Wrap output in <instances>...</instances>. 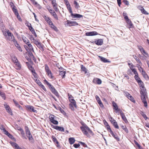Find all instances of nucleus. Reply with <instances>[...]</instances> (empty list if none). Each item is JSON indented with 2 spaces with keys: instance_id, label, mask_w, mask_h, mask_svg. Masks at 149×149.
<instances>
[{
  "instance_id": "1",
  "label": "nucleus",
  "mask_w": 149,
  "mask_h": 149,
  "mask_svg": "<svg viewBox=\"0 0 149 149\" xmlns=\"http://www.w3.org/2000/svg\"><path fill=\"white\" fill-rule=\"evenodd\" d=\"M80 128L83 134L87 136H89L90 134L92 133V131L86 124L82 125V126Z\"/></svg>"
},
{
  "instance_id": "2",
  "label": "nucleus",
  "mask_w": 149,
  "mask_h": 149,
  "mask_svg": "<svg viewBox=\"0 0 149 149\" xmlns=\"http://www.w3.org/2000/svg\"><path fill=\"white\" fill-rule=\"evenodd\" d=\"M5 35V37L6 40L13 41V42L14 40H15V37L13 34H12L8 30H7L4 32V34Z\"/></svg>"
},
{
  "instance_id": "3",
  "label": "nucleus",
  "mask_w": 149,
  "mask_h": 149,
  "mask_svg": "<svg viewBox=\"0 0 149 149\" xmlns=\"http://www.w3.org/2000/svg\"><path fill=\"white\" fill-rule=\"evenodd\" d=\"M49 118L50 121L53 124L57 125L58 124V122L56 120V117L54 115L49 113Z\"/></svg>"
},
{
  "instance_id": "4",
  "label": "nucleus",
  "mask_w": 149,
  "mask_h": 149,
  "mask_svg": "<svg viewBox=\"0 0 149 149\" xmlns=\"http://www.w3.org/2000/svg\"><path fill=\"white\" fill-rule=\"evenodd\" d=\"M45 70L46 72L47 76L49 78L51 79H53L54 78V77L52 73L50 70L47 64H45Z\"/></svg>"
},
{
  "instance_id": "5",
  "label": "nucleus",
  "mask_w": 149,
  "mask_h": 149,
  "mask_svg": "<svg viewBox=\"0 0 149 149\" xmlns=\"http://www.w3.org/2000/svg\"><path fill=\"white\" fill-rule=\"evenodd\" d=\"M25 129L26 135L28 138L29 140L30 141L32 142L33 141V139L28 127L26 126L25 127Z\"/></svg>"
},
{
  "instance_id": "6",
  "label": "nucleus",
  "mask_w": 149,
  "mask_h": 149,
  "mask_svg": "<svg viewBox=\"0 0 149 149\" xmlns=\"http://www.w3.org/2000/svg\"><path fill=\"white\" fill-rule=\"evenodd\" d=\"M27 45H24V47L27 52H34V49L32 45L30 42L26 44Z\"/></svg>"
},
{
  "instance_id": "7",
  "label": "nucleus",
  "mask_w": 149,
  "mask_h": 149,
  "mask_svg": "<svg viewBox=\"0 0 149 149\" xmlns=\"http://www.w3.org/2000/svg\"><path fill=\"white\" fill-rule=\"evenodd\" d=\"M52 139L53 141L56 145V146L58 148H60L61 147L59 143L57 141L56 137L54 136L53 135L52 136Z\"/></svg>"
},
{
  "instance_id": "8",
  "label": "nucleus",
  "mask_w": 149,
  "mask_h": 149,
  "mask_svg": "<svg viewBox=\"0 0 149 149\" xmlns=\"http://www.w3.org/2000/svg\"><path fill=\"white\" fill-rule=\"evenodd\" d=\"M141 98L143 102L144 103V106L146 107H147V103L145 98V94L141 93Z\"/></svg>"
},
{
  "instance_id": "9",
  "label": "nucleus",
  "mask_w": 149,
  "mask_h": 149,
  "mask_svg": "<svg viewBox=\"0 0 149 149\" xmlns=\"http://www.w3.org/2000/svg\"><path fill=\"white\" fill-rule=\"evenodd\" d=\"M52 127L56 129V130L61 132H64V129L63 127H60L57 126H54L53 125H51Z\"/></svg>"
},
{
  "instance_id": "10",
  "label": "nucleus",
  "mask_w": 149,
  "mask_h": 149,
  "mask_svg": "<svg viewBox=\"0 0 149 149\" xmlns=\"http://www.w3.org/2000/svg\"><path fill=\"white\" fill-rule=\"evenodd\" d=\"M67 23L68 24L69 26H74L78 25L77 22L75 21H72L70 20H67Z\"/></svg>"
},
{
  "instance_id": "11",
  "label": "nucleus",
  "mask_w": 149,
  "mask_h": 149,
  "mask_svg": "<svg viewBox=\"0 0 149 149\" xmlns=\"http://www.w3.org/2000/svg\"><path fill=\"white\" fill-rule=\"evenodd\" d=\"M95 98L100 107L102 108H104V106L98 96L96 95L95 96Z\"/></svg>"
},
{
  "instance_id": "12",
  "label": "nucleus",
  "mask_w": 149,
  "mask_h": 149,
  "mask_svg": "<svg viewBox=\"0 0 149 149\" xmlns=\"http://www.w3.org/2000/svg\"><path fill=\"white\" fill-rule=\"evenodd\" d=\"M5 108L7 111L10 115H13V113L11 109L8 105L7 104H4Z\"/></svg>"
},
{
  "instance_id": "13",
  "label": "nucleus",
  "mask_w": 149,
  "mask_h": 149,
  "mask_svg": "<svg viewBox=\"0 0 149 149\" xmlns=\"http://www.w3.org/2000/svg\"><path fill=\"white\" fill-rule=\"evenodd\" d=\"M26 109L28 111H33L34 112H36L37 111L34 109V107L33 106L30 105H27L26 106Z\"/></svg>"
},
{
  "instance_id": "14",
  "label": "nucleus",
  "mask_w": 149,
  "mask_h": 149,
  "mask_svg": "<svg viewBox=\"0 0 149 149\" xmlns=\"http://www.w3.org/2000/svg\"><path fill=\"white\" fill-rule=\"evenodd\" d=\"M111 135L117 140V141H120V138L118 136L117 134L116 133H114L112 131L110 132Z\"/></svg>"
},
{
  "instance_id": "15",
  "label": "nucleus",
  "mask_w": 149,
  "mask_h": 149,
  "mask_svg": "<svg viewBox=\"0 0 149 149\" xmlns=\"http://www.w3.org/2000/svg\"><path fill=\"white\" fill-rule=\"evenodd\" d=\"M134 77L136 80L137 81L139 84V85L143 83V82L141 80L140 78L139 77V74L135 75Z\"/></svg>"
},
{
  "instance_id": "16",
  "label": "nucleus",
  "mask_w": 149,
  "mask_h": 149,
  "mask_svg": "<svg viewBox=\"0 0 149 149\" xmlns=\"http://www.w3.org/2000/svg\"><path fill=\"white\" fill-rule=\"evenodd\" d=\"M14 67L17 70H20L21 69L22 66L20 63L18 61L14 63Z\"/></svg>"
},
{
  "instance_id": "17",
  "label": "nucleus",
  "mask_w": 149,
  "mask_h": 149,
  "mask_svg": "<svg viewBox=\"0 0 149 149\" xmlns=\"http://www.w3.org/2000/svg\"><path fill=\"white\" fill-rule=\"evenodd\" d=\"M139 85L140 87V88L141 90V91L140 92L141 94H145L146 89L144 86L143 83L142 84H139Z\"/></svg>"
},
{
  "instance_id": "18",
  "label": "nucleus",
  "mask_w": 149,
  "mask_h": 149,
  "mask_svg": "<svg viewBox=\"0 0 149 149\" xmlns=\"http://www.w3.org/2000/svg\"><path fill=\"white\" fill-rule=\"evenodd\" d=\"M29 53H28V55L30 57V58H27V60L29 61H30L31 60V58H32L33 60L36 61V59L35 58L34 56L32 53L31 52V51L29 52Z\"/></svg>"
},
{
  "instance_id": "19",
  "label": "nucleus",
  "mask_w": 149,
  "mask_h": 149,
  "mask_svg": "<svg viewBox=\"0 0 149 149\" xmlns=\"http://www.w3.org/2000/svg\"><path fill=\"white\" fill-rule=\"evenodd\" d=\"M43 17L48 24H50L51 23H52V22L49 17H48L45 15L43 16Z\"/></svg>"
},
{
  "instance_id": "20",
  "label": "nucleus",
  "mask_w": 149,
  "mask_h": 149,
  "mask_svg": "<svg viewBox=\"0 0 149 149\" xmlns=\"http://www.w3.org/2000/svg\"><path fill=\"white\" fill-rule=\"evenodd\" d=\"M120 115L122 119L125 123H128V122L123 112H121V114H120Z\"/></svg>"
},
{
  "instance_id": "21",
  "label": "nucleus",
  "mask_w": 149,
  "mask_h": 149,
  "mask_svg": "<svg viewBox=\"0 0 149 149\" xmlns=\"http://www.w3.org/2000/svg\"><path fill=\"white\" fill-rule=\"evenodd\" d=\"M15 46L17 47L18 49L20 51H22V49L19 44L17 43L16 40H14L13 42Z\"/></svg>"
},
{
  "instance_id": "22",
  "label": "nucleus",
  "mask_w": 149,
  "mask_h": 149,
  "mask_svg": "<svg viewBox=\"0 0 149 149\" xmlns=\"http://www.w3.org/2000/svg\"><path fill=\"white\" fill-rule=\"evenodd\" d=\"M102 81L101 79L98 78H95L94 79V83L95 84L100 85L102 84Z\"/></svg>"
},
{
  "instance_id": "23",
  "label": "nucleus",
  "mask_w": 149,
  "mask_h": 149,
  "mask_svg": "<svg viewBox=\"0 0 149 149\" xmlns=\"http://www.w3.org/2000/svg\"><path fill=\"white\" fill-rule=\"evenodd\" d=\"M12 146L15 149H22L15 143L12 142L11 143Z\"/></svg>"
},
{
  "instance_id": "24",
  "label": "nucleus",
  "mask_w": 149,
  "mask_h": 149,
  "mask_svg": "<svg viewBox=\"0 0 149 149\" xmlns=\"http://www.w3.org/2000/svg\"><path fill=\"white\" fill-rule=\"evenodd\" d=\"M50 90L56 97H59V95L58 93L54 87L52 88V89H50Z\"/></svg>"
},
{
  "instance_id": "25",
  "label": "nucleus",
  "mask_w": 149,
  "mask_h": 149,
  "mask_svg": "<svg viewBox=\"0 0 149 149\" xmlns=\"http://www.w3.org/2000/svg\"><path fill=\"white\" fill-rule=\"evenodd\" d=\"M72 16L74 17H76L77 18H80L83 17V16L79 14L76 13H72L71 14Z\"/></svg>"
},
{
  "instance_id": "26",
  "label": "nucleus",
  "mask_w": 149,
  "mask_h": 149,
  "mask_svg": "<svg viewBox=\"0 0 149 149\" xmlns=\"http://www.w3.org/2000/svg\"><path fill=\"white\" fill-rule=\"evenodd\" d=\"M44 83L45 84H46L48 86L50 90L52 89V88H54L53 86L45 79L44 80Z\"/></svg>"
},
{
  "instance_id": "27",
  "label": "nucleus",
  "mask_w": 149,
  "mask_h": 149,
  "mask_svg": "<svg viewBox=\"0 0 149 149\" xmlns=\"http://www.w3.org/2000/svg\"><path fill=\"white\" fill-rule=\"evenodd\" d=\"M126 22L128 25V28L129 29H130L133 27V24H132V22L130 19L126 21Z\"/></svg>"
},
{
  "instance_id": "28",
  "label": "nucleus",
  "mask_w": 149,
  "mask_h": 149,
  "mask_svg": "<svg viewBox=\"0 0 149 149\" xmlns=\"http://www.w3.org/2000/svg\"><path fill=\"white\" fill-rule=\"evenodd\" d=\"M50 27L52 29L56 31H58V29L57 27L52 22V23L50 24H49Z\"/></svg>"
},
{
  "instance_id": "29",
  "label": "nucleus",
  "mask_w": 149,
  "mask_h": 149,
  "mask_svg": "<svg viewBox=\"0 0 149 149\" xmlns=\"http://www.w3.org/2000/svg\"><path fill=\"white\" fill-rule=\"evenodd\" d=\"M80 66L81 71L85 74L87 72L88 70L86 67L82 65H81Z\"/></svg>"
},
{
  "instance_id": "30",
  "label": "nucleus",
  "mask_w": 149,
  "mask_h": 149,
  "mask_svg": "<svg viewBox=\"0 0 149 149\" xmlns=\"http://www.w3.org/2000/svg\"><path fill=\"white\" fill-rule=\"evenodd\" d=\"M140 9L142 13L146 15H148L149 14V13L145 10L143 7L142 6H141Z\"/></svg>"
},
{
  "instance_id": "31",
  "label": "nucleus",
  "mask_w": 149,
  "mask_h": 149,
  "mask_svg": "<svg viewBox=\"0 0 149 149\" xmlns=\"http://www.w3.org/2000/svg\"><path fill=\"white\" fill-rule=\"evenodd\" d=\"M96 44L97 45H101L103 43V40L102 39H99L95 41Z\"/></svg>"
},
{
  "instance_id": "32",
  "label": "nucleus",
  "mask_w": 149,
  "mask_h": 149,
  "mask_svg": "<svg viewBox=\"0 0 149 149\" xmlns=\"http://www.w3.org/2000/svg\"><path fill=\"white\" fill-rule=\"evenodd\" d=\"M59 75L61 76L62 78H64L66 74V71L63 70V71H59Z\"/></svg>"
},
{
  "instance_id": "33",
  "label": "nucleus",
  "mask_w": 149,
  "mask_h": 149,
  "mask_svg": "<svg viewBox=\"0 0 149 149\" xmlns=\"http://www.w3.org/2000/svg\"><path fill=\"white\" fill-rule=\"evenodd\" d=\"M42 51H44V46L42 44V43H41V42L39 43L37 46Z\"/></svg>"
},
{
  "instance_id": "34",
  "label": "nucleus",
  "mask_w": 149,
  "mask_h": 149,
  "mask_svg": "<svg viewBox=\"0 0 149 149\" xmlns=\"http://www.w3.org/2000/svg\"><path fill=\"white\" fill-rule=\"evenodd\" d=\"M134 58L135 59L137 62L140 64L142 65V63L139 58L136 56H133Z\"/></svg>"
},
{
  "instance_id": "35",
  "label": "nucleus",
  "mask_w": 149,
  "mask_h": 149,
  "mask_svg": "<svg viewBox=\"0 0 149 149\" xmlns=\"http://www.w3.org/2000/svg\"><path fill=\"white\" fill-rule=\"evenodd\" d=\"M22 38L23 41L26 44L28 43L29 42H30L28 39L25 36H23Z\"/></svg>"
},
{
  "instance_id": "36",
  "label": "nucleus",
  "mask_w": 149,
  "mask_h": 149,
  "mask_svg": "<svg viewBox=\"0 0 149 149\" xmlns=\"http://www.w3.org/2000/svg\"><path fill=\"white\" fill-rule=\"evenodd\" d=\"M112 104L113 109L115 110L116 109L118 108V107L117 104L114 101L112 102Z\"/></svg>"
},
{
  "instance_id": "37",
  "label": "nucleus",
  "mask_w": 149,
  "mask_h": 149,
  "mask_svg": "<svg viewBox=\"0 0 149 149\" xmlns=\"http://www.w3.org/2000/svg\"><path fill=\"white\" fill-rule=\"evenodd\" d=\"M20 131L21 134L22 135V137L23 139H27V138H26V136H25V133H24V131L23 130V129L22 130H21Z\"/></svg>"
},
{
  "instance_id": "38",
  "label": "nucleus",
  "mask_w": 149,
  "mask_h": 149,
  "mask_svg": "<svg viewBox=\"0 0 149 149\" xmlns=\"http://www.w3.org/2000/svg\"><path fill=\"white\" fill-rule=\"evenodd\" d=\"M51 15L54 17V18L56 20H58V18L57 15L55 11L52 13V14Z\"/></svg>"
},
{
  "instance_id": "39",
  "label": "nucleus",
  "mask_w": 149,
  "mask_h": 149,
  "mask_svg": "<svg viewBox=\"0 0 149 149\" xmlns=\"http://www.w3.org/2000/svg\"><path fill=\"white\" fill-rule=\"evenodd\" d=\"M12 10L15 14L17 16H18L19 15V13L18 12L17 10L15 8L13 7L12 8Z\"/></svg>"
},
{
  "instance_id": "40",
  "label": "nucleus",
  "mask_w": 149,
  "mask_h": 149,
  "mask_svg": "<svg viewBox=\"0 0 149 149\" xmlns=\"http://www.w3.org/2000/svg\"><path fill=\"white\" fill-rule=\"evenodd\" d=\"M0 95L3 99L4 100H6V94L4 92H1L0 91Z\"/></svg>"
},
{
  "instance_id": "41",
  "label": "nucleus",
  "mask_w": 149,
  "mask_h": 149,
  "mask_svg": "<svg viewBox=\"0 0 149 149\" xmlns=\"http://www.w3.org/2000/svg\"><path fill=\"white\" fill-rule=\"evenodd\" d=\"M69 143L70 144H73L75 140L74 138H70L69 139Z\"/></svg>"
},
{
  "instance_id": "42",
  "label": "nucleus",
  "mask_w": 149,
  "mask_h": 149,
  "mask_svg": "<svg viewBox=\"0 0 149 149\" xmlns=\"http://www.w3.org/2000/svg\"><path fill=\"white\" fill-rule=\"evenodd\" d=\"M141 52L142 54L146 57L148 56V54L143 49L142 50Z\"/></svg>"
},
{
  "instance_id": "43",
  "label": "nucleus",
  "mask_w": 149,
  "mask_h": 149,
  "mask_svg": "<svg viewBox=\"0 0 149 149\" xmlns=\"http://www.w3.org/2000/svg\"><path fill=\"white\" fill-rule=\"evenodd\" d=\"M99 57L100 58V60L104 63H107L108 62V61L107 59H106L104 58L101 57L100 56H99Z\"/></svg>"
},
{
  "instance_id": "44",
  "label": "nucleus",
  "mask_w": 149,
  "mask_h": 149,
  "mask_svg": "<svg viewBox=\"0 0 149 149\" xmlns=\"http://www.w3.org/2000/svg\"><path fill=\"white\" fill-rule=\"evenodd\" d=\"M12 62L15 63L18 61L17 58L15 56H13L12 58Z\"/></svg>"
},
{
  "instance_id": "45",
  "label": "nucleus",
  "mask_w": 149,
  "mask_h": 149,
  "mask_svg": "<svg viewBox=\"0 0 149 149\" xmlns=\"http://www.w3.org/2000/svg\"><path fill=\"white\" fill-rule=\"evenodd\" d=\"M121 127L122 128L125 132L127 133L128 132V130L127 128L126 127L125 125H121Z\"/></svg>"
},
{
  "instance_id": "46",
  "label": "nucleus",
  "mask_w": 149,
  "mask_h": 149,
  "mask_svg": "<svg viewBox=\"0 0 149 149\" xmlns=\"http://www.w3.org/2000/svg\"><path fill=\"white\" fill-rule=\"evenodd\" d=\"M66 6L69 12L71 14L72 13V8L70 5H68L67 6Z\"/></svg>"
},
{
  "instance_id": "47",
  "label": "nucleus",
  "mask_w": 149,
  "mask_h": 149,
  "mask_svg": "<svg viewBox=\"0 0 149 149\" xmlns=\"http://www.w3.org/2000/svg\"><path fill=\"white\" fill-rule=\"evenodd\" d=\"M74 5L75 7L76 8H78L79 7V4L77 2V1H74Z\"/></svg>"
},
{
  "instance_id": "48",
  "label": "nucleus",
  "mask_w": 149,
  "mask_h": 149,
  "mask_svg": "<svg viewBox=\"0 0 149 149\" xmlns=\"http://www.w3.org/2000/svg\"><path fill=\"white\" fill-rule=\"evenodd\" d=\"M14 103L15 104V105L18 107V108H19V109L22 108V107L21 106H20L18 103V102H16L14 100H13Z\"/></svg>"
},
{
  "instance_id": "49",
  "label": "nucleus",
  "mask_w": 149,
  "mask_h": 149,
  "mask_svg": "<svg viewBox=\"0 0 149 149\" xmlns=\"http://www.w3.org/2000/svg\"><path fill=\"white\" fill-rule=\"evenodd\" d=\"M128 65L130 70H133V69H135V68H134V65L133 64H132V63H128Z\"/></svg>"
},
{
  "instance_id": "50",
  "label": "nucleus",
  "mask_w": 149,
  "mask_h": 149,
  "mask_svg": "<svg viewBox=\"0 0 149 149\" xmlns=\"http://www.w3.org/2000/svg\"><path fill=\"white\" fill-rule=\"evenodd\" d=\"M68 96H69V99L70 102L74 100L73 99V97L71 95H70L69 93H68Z\"/></svg>"
},
{
  "instance_id": "51",
  "label": "nucleus",
  "mask_w": 149,
  "mask_h": 149,
  "mask_svg": "<svg viewBox=\"0 0 149 149\" xmlns=\"http://www.w3.org/2000/svg\"><path fill=\"white\" fill-rule=\"evenodd\" d=\"M105 127L108 132H110L111 131H112L109 124L107 126H106Z\"/></svg>"
},
{
  "instance_id": "52",
  "label": "nucleus",
  "mask_w": 149,
  "mask_h": 149,
  "mask_svg": "<svg viewBox=\"0 0 149 149\" xmlns=\"http://www.w3.org/2000/svg\"><path fill=\"white\" fill-rule=\"evenodd\" d=\"M58 109L60 111V112L62 114H63V115H65L66 114V113L60 107H58Z\"/></svg>"
},
{
  "instance_id": "53",
  "label": "nucleus",
  "mask_w": 149,
  "mask_h": 149,
  "mask_svg": "<svg viewBox=\"0 0 149 149\" xmlns=\"http://www.w3.org/2000/svg\"><path fill=\"white\" fill-rule=\"evenodd\" d=\"M128 99L134 103H135V100L132 95H131L129 97H128Z\"/></svg>"
},
{
  "instance_id": "54",
  "label": "nucleus",
  "mask_w": 149,
  "mask_h": 149,
  "mask_svg": "<svg viewBox=\"0 0 149 149\" xmlns=\"http://www.w3.org/2000/svg\"><path fill=\"white\" fill-rule=\"evenodd\" d=\"M29 68L30 70L31 71L32 73L35 72V70H34V68H33L32 66H31V65L30 66H29Z\"/></svg>"
},
{
  "instance_id": "55",
  "label": "nucleus",
  "mask_w": 149,
  "mask_h": 149,
  "mask_svg": "<svg viewBox=\"0 0 149 149\" xmlns=\"http://www.w3.org/2000/svg\"><path fill=\"white\" fill-rule=\"evenodd\" d=\"M85 35L86 36H93V31L91 32H87L86 33Z\"/></svg>"
},
{
  "instance_id": "56",
  "label": "nucleus",
  "mask_w": 149,
  "mask_h": 149,
  "mask_svg": "<svg viewBox=\"0 0 149 149\" xmlns=\"http://www.w3.org/2000/svg\"><path fill=\"white\" fill-rule=\"evenodd\" d=\"M112 124L115 128L118 129H119V126L116 121L113 123Z\"/></svg>"
},
{
  "instance_id": "57",
  "label": "nucleus",
  "mask_w": 149,
  "mask_h": 149,
  "mask_svg": "<svg viewBox=\"0 0 149 149\" xmlns=\"http://www.w3.org/2000/svg\"><path fill=\"white\" fill-rule=\"evenodd\" d=\"M70 104H72V105H73L74 106L75 108H77V105L76 104V102L75 100H74L73 101H72L70 102Z\"/></svg>"
},
{
  "instance_id": "58",
  "label": "nucleus",
  "mask_w": 149,
  "mask_h": 149,
  "mask_svg": "<svg viewBox=\"0 0 149 149\" xmlns=\"http://www.w3.org/2000/svg\"><path fill=\"white\" fill-rule=\"evenodd\" d=\"M40 87H41L44 91H46V88L45 87V86L41 83L40 85H39Z\"/></svg>"
},
{
  "instance_id": "59",
  "label": "nucleus",
  "mask_w": 149,
  "mask_h": 149,
  "mask_svg": "<svg viewBox=\"0 0 149 149\" xmlns=\"http://www.w3.org/2000/svg\"><path fill=\"white\" fill-rule=\"evenodd\" d=\"M132 72L134 73V74L135 75L138 74V73L137 71L136 70V69H133V70H132Z\"/></svg>"
},
{
  "instance_id": "60",
  "label": "nucleus",
  "mask_w": 149,
  "mask_h": 149,
  "mask_svg": "<svg viewBox=\"0 0 149 149\" xmlns=\"http://www.w3.org/2000/svg\"><path fill=\"white\" fill-rule=\"evenodd\" d=\"M32 74L34 77V79L35 80L36 79H37L38 78L37 74V73H36V72H34L32 73Z\"/></svg>"
},
{
  "instance_id": "61",
  "label": "nucleus",
  "mask_w": 149,
  "mask_h": 149,
  "mask_svg": "<svg viewBox=\"0 0 149 149\" xmlns=\"http://www.w3.org/2000/svg\"><path fill=\"white\" fill-rule=\"evenodd\" d=\"M33 43L35 44L36 46L40 42L38 41V40H36L34 38H33Z\"/></svg>"
},
{
  "instance_id": "62",
  "label": "nucleus",
  "mask_w": 149,
  "mask_h": 149,
  "mask_svg": "<svg viewBox=\"0 0 149 149\" xmlns=\"http://www.w3.org/2000/svg\"><path fill=\"white\" fill-rule=\"evenodd\" d=\"M109 120L111 123H114L116 121V120L112 117H110L109 118Z\"/></svg>"
},
{
  "instance_id": "63",
  "label": "nucleus",
  "mask_w": 149,
  "mask_h": 149,
  "mask_svg": "<svg viewBox=\"0 0 149 149\" xmlns=\"http://www.w3.org/2000/svg\"><path fill=\"white\" fill-rule=\"evenodd\" d=\"M70 108L72 111H74V106L73 105H72V104H69Z\"/></svg>"
},
{
  "instance_id": "64",
  "label": "nucleus",
  "mask_w": 149,
  "mask_h": 149,
  "mask_svg": "<svg viewBox=\"0 0 149 149\" xmlns=\"http://www.w3.org/2000/svg\"><path fill=\"white\" fill-rule=\"evenodd\" d=\"M25 24L28 28L31 26V24L27 21L26 22Z\"/></svg>"
}]
</instances>
